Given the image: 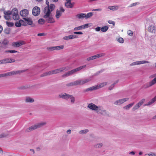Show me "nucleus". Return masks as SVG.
Segmentation results:
<instances>
[{
	"mask_svg": "<svg viewBox=\"0 0 156 156\" xmlns=\"http://www.w3.org/2000/svg\"><path fill=\"white\" fill-rule=\"evenodd\" d=\"M55 5L53 4H51L49 7H46L44 9V13L45 15L44 17L48 23H53L55 22L54 19L51 15V12L54 9Z\"/></svg>",
	"mask_w": 156,
	"mask_h": 156,
	"instance_id": "1",
	"label": "nucleus"
},
{
	"mask_svg": "<svg viewBox=\"0 0 156 156\" xmlns=\"http://www.w3.org/2000/svg\"><path fill=\"white\" fill-rule=\"evenodd\" d=\"M86 67V65H83L80 66L79 67H78L76 69H74L70 71H69L65 73V74L63 75V76H68L74 74L76 72L79 71L82 69L85 68Z\"/></svg>",
	"mask_w": 156,
	"mask_h": 156,
	"instance_id": "2",
	"label": "nucleus"
},
{
	"mask_svg": "<svg viewBox=\"0 0 156 156\" xmlns=\"http://www.w3.org/2000/svg\"><path fill=\"white\" fill-rule=\"evenodd\" d=\"M96 112L104 116H108L109 115V112L104 109L102 106H99L98 110Z\"/></svg>",
	"mask_w": 156,
	"mask_h": 156,
	"instance_id": "3",
	"label": "nucleus"
},
{
	"mask_svg": "<svg viewBox=\"0 0 156 156\" xmlns=\"http://www.w3.org/2000/svg\"><path fill=\"white\" fill-rule=\"evenodd\" d=\"M156 83V77H155L153 80L150 81L149 83H147L144 85L143 86V88H147L148 87L152 86Z\"/></svg>",
	"mask_w": 156,
	"mask_h": 156,
	"instance_id": "4",
	"label": "nucleus"
},
{
	"mask_svg": "<svg viewBox=\"0 0 156 156\" xmlns=\"http://www.w3.org/2000/svg\"><path fill=\"white\" fill-rule=\"evenodd\" d=\"M145 100L144 99H142L138 103H137L132 108V110L133 111H135L136 110H138L139 108L144 103Z\"/></svg>",
	"mask_w": 156,
	"mask_h": 156,
	"instance_id": "5",
	"label": "nucleus"
},
{
	"mask_svg": "<svg viewBox=\"0 0 156 156\" xmlns=\"http://www.w3.org/2000/svg\"><path fill=\"white\" fill-rule=\"evenodd\" d=\"M90 80L89 79L79 80L76 81V86L83 85L86 83L88 82Z\"/></svg>",
	"mask_w": 156,
	"mask_h": 156,
	"instance_id": "6",
	"label": "nucleus"
},
{
	"mask_svg": "<svg viewBox=\"0 0 156 156\" xmlns=\"http://www.w3.org/2000/svg\"><path fill=\"white\" fill-rule=\"evenodd\" d=\"M18 11L16 9L14 8L12 10V18L14 20H17L19 19Z\"/></svg>",
	"mask_w": 156,
	"mask_h": 156,
	"instance_id": "7",
	"label": "nucleus"
},
{
	"mask_svg": "<svg viewBox=\"0 0 156 156\" xmlns=\"http://www.w3.org/2000/svg\"><path fill=\"white\" fill-rule=\"evenodd\" d=\"M129 100L128 98H125L116 100L114 102V104L115 105H119L126 101Z\"/></svg>",
	"mask_w": 156,
	"mask_h": 156,
	"instance_id": "8",
	"label": "nucleus"
},
{
	"mask_svg": "<svg viewBox=\"0 0 156 156\" xmlns=\"http://www.w3.org/2000/svg\"><path fill=\"white\" fill-rule=\"evenodd\" d=\"M99 106H97L94 103H91L89 104L87 106V108L91 110L95 111L97 112Z\"/></svg>",
	"mask_w": 156,
	"mask_h": 156,
	"instance_id": "9",
	"label": "nucleus"
},
{
	"mask_svg": "<svg viewBox=\"0 0 156 156\" xmlns=\"http://www.w3.org/2000/svg\"><path fill=\"white\" fill-rule=\"evenodd\" d=\"M40 9L37 6H35L32 9V12L33 15L35 16H38L40 14Z\"/></svg>",
	"mask_w": 156,
	"mask_h": 156,
	"instance_id": "10",
	"label": "nucleus"
},
{
	"mask_svg": "<svg viewBox=\"0 0 156 156\" xmlns=\"http://www.w3.org/2000/svg\"><path fill=\"white\" fill-rule=\"evenodd\" d=\"M15 60L11 58H6L2 60V64L9 63L15 62Z\"/></svg>",
	"mask_w": 156,
	"mask_h": 156,
	"instance_id": "11",
	"label": "nucleus"
},
{
	"mask_svg": "<svg viewBox=\"0 0 156 156\" xmlns=\"http://www.w3.org/2000/svg\"><path fill=\"white\" fill-rule=\"evenodd\" d=\"M65 11L64 9L62 7H61L60 10H56L55 16L57 19H58L62 15V13Z\"/></svg>",
	"mask_w": 156,
	"mask_h": 156,
	"instance_id": "12",
	"label": "nucleus"
},
{
	"mask_svg": "<svg viewBox=\"0 0 156 156\" xmlns=\"http://www.w3.org/2000/svg\"><path fill=\"white\" fill-rule=\"evenodd\" d=\"M88 24H86L78 27H75L73 29L74 31H77L79 30H82L85 28H88Z\"/></svg>",
	"mask_w": 156,
	"mask_h": 156,
	"instance_id": "13",
	"label": "nucleus"
},
{
	"mask_svg": "<svg viewBox=\"0 0 156 156\" xmlns=\"http://www.w3.org/2000/svg\"><path fill=\"white\" fill-rule=\"evenodd\" d=\"M70 95L66 93H63L60 94L59 95V97L62 99L68 100L69 98Z\"/></svg>",
	"mask_w": 156,
	"mask_h": 156,
	"instance_id": "14",
	"label": "nucleus"
},
{
	"mask_svg": "<svg viewBox=\"0 0 156 156\" xmlns=\"http://www.w3.org/2000/svg\"><path fill=\"white\" fill-rule=\"evenodd\" d=\"M20 14L22 16L26 17L28 14V11L27 9H24L21 11Z\"/></svg>",
	"mask_w": 156,
	"mask_h": 156,
	"instance_id": "15",
	"label": "nucleus"
},
{
	"mask_svg": "<svg viewBox=\"0 0 156 156\" xmlns=\"http://www.w3.org/2000/svg\"><path fill=\"white\" fill-rule=\"evenodd\" d=\"M97 89V88L95 85L83 90V92L85 93L87 92L91 91Z\"/></svg>",
	"mask_w": 156,
	"mask_h": 156,
	"instance_id": "16",
	"label": "nucleus"
},
{
	"mask_svg": "<svg viewBox=\"0 0 156 156\" xmlns=\"http://www.w3.org/2000/svg\"><path fill=\"white\" fill-rule=\"evenodd\" d=\"M34 99L30 97H27L25 99V102L26 103H32L34 102Z\"/></svg>",
	"mask_w": 156,
	"mask_h": 156,
	"instance_id": "17",
	"label": "nucleus"
},
{
	"mask_svg": "<svg viewBox=\"0 0 156 156\" xmlns=\"http://www.w3.org/2000/svg\"><path fill=\"white\" fill-rule=\"evenodd\" d=\"M37 128L36 124L31 126L29 128H27L26 129V132H30L31 131L34 129Z\"/></svg>",
	"mask_w": 156,
	"mask_h": 156,
	"instance_id": "18",
	"label": "nucleus"
},
{
	"mask_svg": "<svg viewBox=\"0 0 156 156\" xmlns=\"http://www.w3.org/2000/svg\"><path fill=\"white\" fill-rule=\"evenodd\" d=\"M37 128L36 124L31 126L29 128H27L26 129V132H30L31 131L34 129Z\"/></svg>",
	"mask_w": 156,
	"mask_h": 156,
	"instance_id": "19",
	"label": "nucleus"
},
{
	"mask_svg": "<svg viewBox=\"0 0 156 156\" xmlns=\"http://www.w3.org/2000/svg\"><path fill=\"white\" fill-rule=\"evenodd\" d=\"M24 44V42H13L12 44V45L14 47H19L20 46L23 45Z\"/></svg>",
	"mask_w": 156,
	"mask_h": 156,
	"instance_id": "20",
	"label": "nucleus"
},
{
	"mask_svg": "<svg viewBox=\"0 0 156 156\" xmlns=\"http://www.w3.org/2000/svg\"><path fill=\"white\" fill-rule=\"evenodd\" d=\"M148 30L151 32L154 33L155 31V27L153 25H151L149 26Z\"/></svg>",
	"mask_w": 156,
	"mask_h": 156,
	"instance_id": "21",
	"label": "nucleus"
},
{
	"mask_svg": "<svg viewBox=\"0 0 156 156\" xmlns=\"http://www.w3.org/2000/svg\"><path fill=\"white\" fill-rule=\"evenodd\" d=\"M46 123H47L46 122H42L36 124L37 128H38L44 126L46 125Z\"/></svg>",
	"mask_w": 156,
	"mask_h": 156,
	"instance_id": "22",
	"label": "nucleus"
},
{
	"mask_svg": "<svg viewBox=\"0 0 156 156\" xmlns=\"http://www.w3.org/2000/svg\"><path fill=\"white\" fill-rule=\"evenodd\" d=\"M66 6L68 8H72L73 6V5L71 3V0H69L67 1V2L65 3Z\"/></svg>",
	"mask_w": 156,
	"mask_h": 156,
	"instance_id": "23",
	"label": "nucleus"
},
{
	"mask_svg": "<svg viewBox=\"0 0 156 156\" xmlns=\"http://www.w3.org/2000/svg\"><path fill=\"white\" fill-rule=\"evenodd\" d=\"M107 84V82H104L103 83H101L99 84L96 85L97 88V89H98L100 88L103 87L105 86Z\"/></svg>",
	"mask_w": 156,
	"mask_h": 156,
	"instance_id": "24",
	"label": "nucleus"
},
{
	"mask_svg": "<svg viewBox=\"0 0 156 156\" xmlns=\"http://www.w3.org/2000/svg\"><path fill=\"white\" fill-rule=\"evenodd\" d=\"M119 6L117 5L109 6L108 7V8L109 9L113 11L117 10L119 9Z\"/></svg>",
	"mask_w": 156,
	"mask_h": 156,
	"instance_id": "25",
	"label": "nucleus"
},
{
	"mask_svg": "<svg viewBox=\"0 0 156 156\" xmlns=\"http://www.w3.org/2000/svg\"><path fill=\"white\" fill-rule=\"evenodd\" d=\"M23 19L29 25H31L33 23L32 20L30 18H23Z\"/></svg>",
	"mask_w": 156,
	"mask_h": 156,
	"instance_id": "26",
	"label": "nucleus"
},
{
	"mask_svg": "<svg viewBox=\"0 0 156 156\" xmlns=\"http://www.w3.org/2000/svg\"><path fill=\"white\" fill-rule=\"evenodd\" d=\"M18 73V71H12L10 72L6 73V76H10L15 74H17Z\"/></svg>",
	"mask_w": 156,
	"mask_h": 156,
	"instance_id": "27",
	"label": "nucleus"
},
{
	"mask_svg": "<svg viewBox=\"0 0 156 156\" xmlns=\"http://www.w3.org/2000/svg\"><path fill=\"white\" fill-rule=\"evenodd\" d=\"M76 16L79 19H82L85 18V13H80L77 14Z\"/></svg>",
	"mask_w": 156,
	"mask_h": 156,
	"instance_id": "28",
	"label": "nucleus"
},
{
	"mask_svg": "<svg viewBox=\"0 0 156 156\" xmlns=\"http://www.w3.org/2000/svg\"><path fill=\"white\" fill-rule=\"evenodd\" d=\"M66 68L64 67L60 68L58 69H55V74L57 73H59V72H61L63 71Z\"/></svg>",
	"mask_w": 156,
	"mask_h": 156,
	"instance_id": "29",
	"label": "nucleus"
},
{
	"mask_svg": "<svg viewBox=\"0 0 156 156\" xmlns=\"http://www.w3.org/2000/svg\"><path fill=\"white\" fill-rule=\"evenodd\" d=\"M156 101V96L153 98L151 99L148 102V103L147 104H146L145 105H151V104L153 103Z\"/></svg>",
	"mask_w": 156,
	"mask_h": 156,
	"instance_id": "30",
	"label": "nucleus"
},
{
	"mask_svg": "<svg viewBox=\"0 0 156 156\" xmlns=\"http://www.w3.org/2000/svg\"><path fill=\"white\" fill-rule=\"evenodd\" d=\"M70 100V102L71 104H73L74 103L75 101V98L72 95H70L69 97V98Z\"/></svg>",
	"mask_w": 156,
	"mask_h": 156,
	"instance_id": "31",
	"label": "nucleus"
},
{
	"mask_svg": "<svg viewBox=\"0 0 156 156\" xmlns=\"http://www.w3.org/2000/svg\"><path fill=\"white\" fill-rule=\"evenodd\" d=\"M134 104V102L131 103L128 105L125 106L124 107V108L126 110H128Z\"/></svg>",
	"mask_w": 156,
	"mask_h": 156,
	"instance_id": "32",
	"label": "nucleus"
},
{
	"mask_svg": "<svg viewBox=\"0 0 156 156\" xmlns=\"http://www.w3.org/2000/svg\"><path fill=\"white\" fill-rule=\"evenodd\" d=\"M51 75V71L45 72L42 74L41 76V77H44L47 76H50Z\"/></svg>",
	"mask_w": 156,
	"mask_h": 156,
	"instance_id": "33",
	"label": "nucleus"
},
{
	"mask_svg": "<svg viewBox=\"0 0 156 156\" xmlns=\"http://www.w3.org/2000/svg\"><path fill=\"white\" fill-rule=\"evenodd\" d=\"M76 86V81H73L66 84V86L68 87Z\"/></svg>",
	"mask_w": 156,
	"mask_h": 156,
	"instance_id": "34",
	"label": "nucleus"
},
{
	"mask_svg": "<svg viewBox=\"0 0 156 156\" xmlns=\"http://www.w3.org/2000/svg\"><path fill=\"white\" fill-rule=\"evenodd\" d=\"M108 27L106 26L102 27L101 28V31L102 32H105L108 30Z\"/></svg>",
	"mask_w": 156,
	"mask_h": 156,
	"instance_id": "35",
	"label": "nucleus"
},
{
	"mask_svg": "<svg viewBox=\"0 0 156 156\" xmlns=\"http://www.w3.org/2000/svg\"><path fill=\"white\" fill-rule=\"evenodd\" d=\"M103 144L102 143L96 144L94 145V147L95 148H100L102 147Z\"/></svg>",
	"mask_w": 156,
	"mask_h": 156,
	"instance_id": "36",
	"label": "nucleus"
},
{
	"mask_svg": "<svg viewBox=\"0 0 156 156\" xmlns=\"http://www.w3.org/2000/svg\"><path fill=\"white\" fill-rule=\"evenodd\" d=\"M149 63V61L145 60H142L138 61V65L146 63Z\"/></svg>",
	"mask_w": 156,
	"mask_h": 156,
	"instance_id": "37",
	"label": "nucleus"
},
{
	"mask_svg": "<svg viewBox=\"0 0 156 156\" xmlns=\"http://www.w3.org/2000/svg\"><path fill=\"white\" fill-rule=\"evenodd\" d=\"M93 15V14L92 12H90L87 13V14H85V18L86 19H87L90 17H91Z\"/></svg>",
	"mask_w": 156,
	"mask_h": 156,
	"instance_id": "38",
	"label": "nucleus"
},
{
	"mask_svg": "<svg viewBox=\"0 0 156 156\" xmlns=\"http://www.w3.org/2000/svg\"><path fill=\"white\" fill-rule=\"evenodd\" d=\"M4 15L10 16V15L12 14V10L11 11H4Z\"/></svg>",
	"mask_w": 156,
	"mask_h": 156,
	"instance_id": "39",
	"label": "nucleus"
},
{
	"mask_svg": "<svg viewBox=\"0 0 156 156\" xmlns=\"http://www.w3.org/2000/svg\"><path fill=\"white\" fill-rule=\"evenodd\" d=\"M88 131L89 130L88 129H85L80 131L79 132V133L80 134H83L87 133L88 132Z\"/></svg>",
	"mask_w": 156,
	"mask_h": 156,
	"instance_id": "40",
	"label": "nucleus"
},
{
	"mask_svg": "<svg viewBox=\"0 0 156 156\" xmlns=\"http://www.w3.org/2000/svg\"><path fill=\"white\" fill-rule=\"evenodd\" d=\"M118 82V80L116 81L114 83L111 85L108 88V89L109 90H112L113 87H114L115 85Z\"/></svg>",
	"mask_w": 156,
	"mask_h": 156,
	"instance_id": "41",
	"label": "nucleus"
},
{
	"mask_svg": "<svg viewBox=\"0 0 156 156\" xmlns=\"http://www.w3.org/2000/svg\"><path fill=\"white\" fill-rule=\"evenodd\" d=\"M6 24L9 27H12L14 25V23L12 22L6 21Z\"/></svg>",
	"mask_w": 156,
	"mask_h": 156,
	"instance_id": "42",
	"label": "nucleus"
},
{
	"mask_svg": "<svg viewBox=\"0 0 156 156\" xmlns=\"http://www.w3.org/2000/svg\"><path fill=\"white\" fill-rule=\"evenodd\" d=\"M29 87L27 85H25L21 86L18 88V89L20 90H24L28 88Z\"/></svg>",
	"mask_w": 156,
	"mask_h": 156,
	"instance_id": "43",
	"label": "nucleus"
},
{
	"mask_svg": "<svg viewBox=\"0 0 156 156\" xmlns=\"http://www.w3.org/2000/svg\"><path fill=\"white\" fill-rule=\"evenodd\" d=\"M9 43L8 41L6 39H4L2 41V44L4 45H7Z\"/></svg>",
	"mask_w": 156,
	"mask_h": 156,
	"instance_id": "44",
	"label": "nucleus"
},
{
	"mask_svg": "<svg viewBox=\"0 0 156 156\" xmlns=\"http://www.w3.org/2000/svg\"><path fill=\"white\" fill-rule=\"evenodd\" d=\"M144 156H156V154L153 152H151L149 153L146 154Z\"/></svg>",
	"mask_w": 156,
	"mask_h": 156,
	"instance_id": "45",
	"label": "nucleus"
},
{
	"mask_svg": "<svg viewBox=\"0 0 156 156\" xmlns=\"http://www.w3.org/2000/svg\"><path fill=\"white\" fill-rule=\"evenodd\" d=\"M44 19H40L38 20V22L39 24H43L44 23Z\"/></svg>",
	"mask_w": 156,
	"mask_h": 156,
	"instance_id": "46",
	"label": "nucleus"
},
{
	"mask_svg": "<svg viewBox=\"0 0 156 156\" xmlns=\"http://www.w3.org/2000/svg\"><path fill=\"white\" fill-rule=\"evenodd\" d=\"M4 32L5 34H9L10 32V29L9 28H7L4 30Z\"/></svg>",
	"mask_w": 156,
	"mask_h": 156,
	"instance_id": "47",
	"label": "nucleus"
},
{
	"mask_svg": "<svg viewBox=\"0 0 156 156\" xmlns=\"http://www.w3.org/2000/svg\"><path fill=\"white\" fill-rule=\"evenodd\" d=\"M48 50L49 51H52L54 50H56L55 46L48 47L47 48Z\"/></svg>",
	"mask_w": 156,
	"mask_h": 156,
	"instance_id": "48",
	"label": "nucleus"
},
{
	"mask_svg": "<svg viewBox=\"0 0 156 156\" xmlns=\"http://www.w3.org/2000/svg\"><path fill=\"white\" fill-rule=\"evenodd\" d=\"M63 45H60L57 46H55L56 50H58L61 49H62L64 48Z\"/></svg>",
	"mask_w": 156,
	"mask_h": 156,
	"instance_id": "49",
	"label": "nucleus"
},
{
	"mask_svg": "<svg viewBox=\"0 0 156 156\" xmlns=\"http://www.w3.org/2000/svg\"><path fill=\"white\" fill-rule=\"evenodd\" d=\"M117 41L120 43H123L124 42V40L122 37H119L116 39Z\"/></svg>",
	"mask_w": 156,
	"mask_h": 156,
	"instance_id": "50",
	"label": "nucleus"
},
{
	"mask_svg": "<svg viewBox=\"0 0 156 156\" xmlns=\"http://www.w3.org/2000/svg\"><path fill=\"white\" fill-rule=\"evenodd\" d=\"M63 39L65 40H68L72 39L71 37V35H69L68 36H65L63 37Z\"/></svg>",
	"mask_w": 156,
	"mask_h": 156,
	"instance_id": "51",
	"label": "nucleus"
},
{
	"mask_svg": "<svg viewBox=\"0 0 156 156\" xmlns=\"http://www.w3.org/2000/svg\"><path fill=\"white\" fill-rule=\"evenodd\" d=\"M128 34L130 36H132L133 35V32L130 30H129L127 31Z\"/></svg>",
	"mask_w": 156,
	"mask_h": 156,
	"instance_id": "52",
	"label": "nucleus"
},
{
	"mask_svg": "<svg viewBox=\"0 0 156 156\" xmlns=\"http://www.w3.org/2000/svg\"><path fill=\"white\" fill-rule=\"evenodd\" d=\"M6 53H14L17 52V51L15 50H8L5 51Z\"/></svg>",
	"mask_w": 156,
	"mask_h": 156,
	"instance_id": "53",
	"label": "nucleus"
},
{
	"mask_svg": "<svg viewBox=\"0 0 156 156\" xmlns=\"http://www.w3.org/2000/svg\"><path fill=\"white\" fill-rule=\"evenodd\" d=\"M94 59H95V58H94V56H91L90 57L88 58H87V61H90V60H94Z\"/></svg>",
	"mask_w": 156,
	"mask_h": 156,
	"instance_id": "54",
	"label": "nucleus"
},
{
	"mask_svg": "<svg viewBox=\"0 0 156 156\" xmlns=\"http://www.w3.org/2000/svg\"><path fill=\"white\" fill-rule=\"evenodd\" d=\"M72 39L78 38V36L76 35L72 34L71 35Z\"/></svg>",
	"mask_w": 156,
	"mask_h": 156,
	"instance_id": "55",
	"label": "nucleus"
},
{
	"mask_svg": "<svg viewBox=\"0 0 156 156\" xmlns=\"http://www.w3.org/2000/svg\"><path fill=\"white\" fill-rule=\"evenodd\" d=\"M8 135V134H5V133H2L0 134V138H2L6 137Z\"/></svg>",
	"mask_w": 156,
	"mask_h": 156,
	"instance_id": "56",
	"label": "nucleus"
},
{
	"mask_svg": "<svg viewBox=\"0 0 156 156\" xmlns=\"http://www.w3.org/2000/svg\"><path fill=\"white\" fill-rule=\"evenodd\" d=\"M15 25L16 26L18 27H19L21 26V24L19 22H16L15 23Z\"/></svg>",
	"mask_w": 156,
	"mask_h": 156,
	"instance_id": "57",
	"label": "nucleus"
},
{
	"mask_svg": "<svg viewBox=\"0 0 156 156\" xmlns=\"http://www.w3.org/2000/svg\"><path fill=\"white\" fill-rule=\"evenodd\" d=\"M139 4V2H135V3H132L130 5L129 7H133V6H136V5H138V4Z\"/></svg>",
	"mask_w": 156,
	"mask_h": 156,
	"instance_id": "58",
	"label": "nucleus"
},
{
	"mask_svg": "<svg viewBox=\"0 0 156 156\" xmlns=\"http://www.w3.org/2000/svg\"><path fill=\"white\" fill-rule=\"evenodd\" d=\"M136 65H138V61L133 62L130 65V66H133Z\"/></svg>",
	"mask_w": 156,
	"mask_h": 156,
	"instance_id": "59",
	"label": "nucleus"
},
{
	"mask_svg": "<svg viewBox=\"0 0 156 156\" xmlns=\"http://www.w3.org/2000/svg\"><path fill=\"white\" fill-rule=\"evenodd\" d=\"M108 23L110 24H112L113 26H114L115 25V22L112 20L108 21Z\"/></svg>",
	"mask_w": 156,
	"mask_h": 156,
	"instance_id": "60",
	"label": "nucleus"
},
{
	"mask_svg": "<svg viewBox=\"0 0 156 156\" xmlns=\"http://www.w3.org/2000/svg\"><path fill=\"white\" fill-rule=\"evenodd\" d=\"M98 58L103 56L105 55V54L104 53H101L97 54Z\"/></svg>",
	"mask_w": 156,
	"mask_h": 156,
	"instance_id": "61",
	"label": "nucleus"
},
{
	"mask_svg": "<svg viewBox=\"0 0 156 156\" xmlns=\"http://www.w3.org/2000/svg\"><path fill=\"white\" fill-rule=\"evenodd\" d=\"M4 18H5L7 20H9L10 19V17L9 16H7V15H4Z\"/></svg>",
	"mask_w": 156,
	"mask_h": 156,
	"instance_id": "62",
	"label": "nucleus"
},
{
	"mask_svg": "<svg viewBox=\"0 0 156 156\" xmlns=\"http://www.w3.org/2000/svg\"><path fill=\"white\" fill-rule=\"evenodd\" d=\"M73 33L75 34H83V33L81 31L74 32H73Z\"/></svg>",
	"mask_w": 156,
	"mask_h": 156,
	"instance_id": "63",
	"label": "nucleus"
},
{
	"mask_svg": "<svg viewBox=\"0 0 156 156\" xmlns=\"http://www.w3.org/2000/svg\"><path fill=\"white\" fill-rule=\"evenodd\" d=\"M95 30L96 31H99L101 30V28L99 27H96L95 29Z\"/></svg>",
	"mask_w": 156,
	"mask_h": 156,
	"instance_id": "64",
	"label": "nucleus"
}]
</instances>
